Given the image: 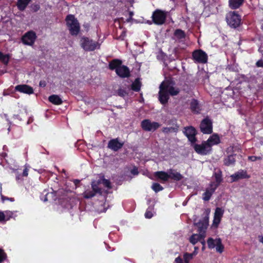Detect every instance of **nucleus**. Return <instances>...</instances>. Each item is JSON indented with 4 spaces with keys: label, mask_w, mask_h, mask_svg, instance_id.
<instances>
[{
    "label": "nucleus",
    "mask_w": 263,
    "mask_h": 263,
    "mask_svg": "<svg viewBox=\"0 0 263 263\" xmlns=\"http://www.w3.org/2000/svg\"><path fill=\"white\" fill-rule=\"evenodd\" d=\"M65 20L69 33L71 35H77L80 31V25L77 18L73 14H68Z\"/></svg>",
    "instance_id": "nucleus-1"
},
{
    "label": "nucleus",
    "mask_w": 263,
    "mask_h": 263,
    "mask_svg": "<svg viewBox=\"0 0 263 263\" xmlns=\"http://www.w3.org/2000/svg\"><path fill=\"white\" fill-rule=\"evenodd\" d=\"M81 47L86 51H92L99 49L100 45L98 42L93 41L88 37H82L80 40Z\"/></svg>",
    "instance_id": "nucleus-2"
},
{
    "label": "nucleus",
    "mask_w": 263,
    "mask_h": 263,
    "mask_svg": "<svg viewBox=\"0 0 263 263\" xmlns=\"http://www.w3.org/2000/svg\"><path fill=\"white\" fill-rule=\"evenodd\" d=\"M226 21L228 24L233 28H236L239 26L241 23V16L235 11H230L226 17Z\"/></svg>",
    "instance_id": "nucleus-3"
},
{
    "label": "nucleus",
    "mask_w": 263,
    "mask_h": 263,
    "mask_svg": "<svg viewBox=\"0 0 263 263\" xmlns=\"http://www.w3.org/2000/svg\"><path fill=\"white\" fill-rule=\"evenodd\" d=\"M167 12L160 9H156L152 14V18L153 23L157 25H162L166 21Z\"/></svg>",
    "instance_id": "nucleus-4"
},
{
    "label": "nucleus",
    "mask_w": 263,
    "mask_h": 263,
    "mask_svg": "<svg viewBox=\"0 0 263 263\" xmlns=\"http://www.w3.org/2000/svg\"><path fill=\"white\" fill-rule=\"evenodd\" d=\"M193 60L196 63L204 64L208 61V54L201 49L194 50L192 52Z\"/></svg>",
    "instance_id": "nucleus-5"
},
{
    "label": "nucleus",
    "mask_w": 263,
    "mask_h": 263,
    "mask_svg": "<svg viewBox=\"0 0 263 263\" xmlns=\"http://www.w3.org/2000/svg\"><path fill=\"white\" fill-rule=\"evenodd\" d=\"M183 133L187 138L189 141L192 145L194 144L197 141L196 136L197 134V131L196 128L192 126H185L183 128Z\"/></svg>",
    "instance_id": "nucleus-6"
},
{
    "label": "nucleus",
    "mask_w": 263,
    "mask_h": 263,
    "mask_svg": "<svg viewBox=\"0 0 263 263\" xmlns=\"http://www.w3.org/2000/svg\"><path fill=\"white\" fill-rule=\"evenodd\" d=\"M161 124L157 122H151L149 119H144L141 122L142 129L146 132H154L159 128Z\"/></svg>",
    "instance_id": "nucleus-7"
},
{
    "label": "nucleus",
    "mask_w": 263,
    "mask_h": 263,
    "mask_svg": "<svg viewBox=\"0 0 263 263\" xmlns=\"http://www.w3.org/2000/svg\"><path fill=\"white\" fill-rule=\"evenodd\" d=\"M193 147L195 151L201 155H206L212 151V148L206 141H203L201 144H193Z\"/></svg>",
    "instance_id": "nucleus-8"
},
{
    "label": "nucleus",
    "mask_w": 263,
    "mask_h": 263,
    "mask_svg": "<svg viewBox=\"0 0 263 263\" xmlns=\"http://www.w3.org/2000/svg\"><path fill=\"white\" fill-rule=\"evenodd\" d=\"M36 37L35 32L32 30H30L22 36L21 40L24 45L32 46L34 44Z\"/></svg>",
    "instance_id": "nucleus-9"
},
{
    "label": "nucleus",
    "mask_w": 263,
    "mask_h": 263,
    "mask_svg": "<svg viewBox=\"0 0 263 263\" xmlns=\"http://www.w3.org/2000/svg\"><path fill=\"white\" fill-rule=\"evenodd\" d=\"M200 131L204 134H210L213 132L212 122L208 118L202 120L200 124Z\"/></svg>",
    "instance_id": "nucleus-10"
},
{
    "label": "nucleus",
    "mask_w": 263,
    "mask_h": 263,
    "mask_svg": "<svg viewBox=\"0 0 263 263\" xmlns=\"http://www.w3.org/2000/svg\"><path fill=\"white\" fill-rule=\"evenodd\" d=\"M167 86H165L164 81L160 85L159 92V100L162 104H165L169 99V95L167 92Z\"/></svg>",
    "instance_id": "nucleus-11"
},
{
    "label": "nucleus",
    "mask_w": 263,
    "mask_h": 263,
    "mask_svg": "<svg viewBox=\"0 0 263 263\" xmlns=\"http://www.w3.org/2000/svg\"><path fill=\"white\" fill-rule=\"evenodd\" d=\"M124 142L119 141V139H112L108 141L107 147L114 152H117L124 145Z\"/></svg>",
    "instance_id": "nucleus-12"
},
{
    "label": "nucleus",
    "mask_w": 263,
    "mask_h": 263,
    "mask_svg": "<svg viewBox=\"0 0 263 263\" xmlns=\"http://www.w3.org/2000/svg\"><path fill=\"white\" fill-rule=\"evenodd\" d=\"M111 70L115 69L118 76L122 78H128L130 76V71L128 67H109Z\"/></svg>",
    "instance_id": "nucleus-13"
},
{
    "label": "nucleus",
    "mask_w": 263,
    "mask_h": 263,
    "mask_svg": "<svg viewBox=\"0 0 263 263\" xmlns=\"http://www.w3.org/2000/svg\"><path fill=\"white\" fill-rule=\"evenodd\" d=\"M209 224V216L208 215L205 216L202 219L199 220L197 222L195 223V225L198 228V231L201 233H204L205 230L207 229Z\"/></svg>",
    "instance_id": "nucleus-14"
},
{
    "label": "nucleus",
    "mask_w": 263,
    "mask_h": 263,
    "mask_svg": "<svg viewBox=\"0 0 263 263\" xmlns=\"http://www.w3.org/2000/svg\"><path fill=\"white\" fill-rule=\"evenodd\" d=\"M230 177L232 182H236L239 179H248L250 177V176L248 175L246 171L241 170L231 175Z\"/></svg>",
    "instance_id": "nucleus-15"
},
{
    "label": "nucleus",
    "mask_w": 263,
    "mask_h": 263,
    "mask_svg": "<svg viewBox=\"0 0 263 263\" xmlns=\"http://www.w3.org/2000/svg\"><path fill=\"white\" fill-rule=\"evenodd\" d=\"M15 90L17 91L28 95L32 94L34 92L33 89L32 87L26 84L16 85L15 87Z\"/></svg>",
    "instance_id": "nucleus-16"
},
{
    "label": "nucleus",
    "mask_w": 263,
    "mask_h": 263,
    "mask_svg": "<svg viewBox=\"0 0 263 263\" xmlns=\"http://www.w3.org/2000/svg\"><path fill=\"white\" fill-rule=\"evenodd\" d=\"M214 176L215 178V182H211L210 184V186H213L217 189L223 181L222 172L221 171H219L214 173Z\"/></svg>",
    "instance_id": "nucleus-17"
},
{
    "label": "nucleus",
    "mask_w": 263,
    "mask_h": 263,
    "mask_svg": "<svg viewBox=\"0 0 263 263\" xmlns=\"http://www.w3.org/2000/svg\"><path fill=\"white\" fill-rule=\"evenodd\" d=\"M154 176L157 180L163 182H166L170 179L169 174L164 171H157L155 172Z\"/></svg>",
    "instance_id": "nucleus-18"
},
{
    "label": "nucleus",
    "mask_w": 263,
    "mask_h": 263,
    "mask_svg": "<svg viewBox=\"0 0 263 263\" xmlns=\"http://www.w3.org/2000/svg\"><path fill=\"white\" fill-rule=\"evenodd\" d=\"M206 141L210 145V147L212 148V146L219 144L220 139L217 134H213Z\"/></svg>",
    "instance_id": "nucleus-19"
},
{
    "label": "nucleus",
    "mask_w": 263,
    "mask_h": 263,
    "mask_svg": "<svg viewBox=\"0 0 263 263\" xmlns=\"http://www.w3.org/2000/svg\"><path fill=\"white\" fill-rule=\"evenodd\" d=\"M210 186V187L206 189L205 192L202 194V199L205 201H209L216 190V189L213 186Z\"/></svg>",
    "instance_id": "nucleus-20"
},
{
    "label": "nucleus",
    "mask_w": 263,
    "mask_h": 263,
    "mask_svg": "<svg viewBox=\"0 0 263 263\" xmlns=\"http://www.w3.org/2000/svg\"><path fill=\"white\" fill-rule=\"evenodd\" d=\"M165 86H167V92L168 95H170L172 96L177 95L180 91V90L178 88H176L173 86H170V83L169 81H164Z\"/></svg>",
    "instance_id": "nucleus-21"
},
{
    "label": "nucleus",
    "mask_w": 263,
    "mask_h": 263,
    "mask_svg": "<svg viewBox=\"0 0 263 263\" xmlns=\"http://www.w3.org/2000/svg\"><path fill=\"white\" fill-rule=\"evenodd\" d=\"M170 179L174 181H179L181 180L183 176L179 172H176L172 169H170L168 172Z\"/></svg>",
    "instance_id": "nucleus-22"
},
{
    "label": "nucleus",
    "mask_w": 263,
    "mask_h": 263,
    "mask_svg": "<svg viewBox=\"0 0 263 263\" xmlns=\"http://www.w3.org/2000/svg\"><path fill=\"white\" fill-rule=\"evenodd\" d=\"M245 0H229V6L231 9H237L244 3Z\"/></svg>",
    "instance_id": "nucleus-23"
},
{
    "label": "nucleus",
    "mask_w": 263,
    "mask_h": 263,
    "mask_svg": "<svg viewBox=\"0 0 263 263\" xmlns=\"http://www.w3.org/2000/svg\"><path fill=\"white\" fill-rule=\"evenodd\" d=\"M48 100L50 102L54 105H61L63 103L62 99L57 95H52L48 98Z\"/></svg>",
    "instance_id": "nucleus-24"
},
{
    "label": "nucleus",
    "mask_w": 263,
    "mask_h": 263,
    "mask_svg": "<svg viewBox=\"0 0 263 263\" xmlns=\"http://www.w3.org/2000/svg\"><path fill=\"white\" fill-rule=\"evenodd\" d=\"M203 238H204V235L202 234H194L190 237L189 240L191 243L195 245L198 241H201Z\"/></svg>",
    "instance_id": "nucleus-25"
},
{
    "label": "nucleus",
    "mask_w": 263,
    "mask_h": 263,
    "mask_svg": "<svg viewBox=\"0 0 263 263\" xmlns=\"http://www.w3.org/2000/svg\"><path fill=\"white\" fill-rule=\"evenodd\" d=\"M31 0H17V7L20 11L25 10Z\"/></svg>",
    "instance_id": "nucleus-26"
},
{
    "label": "nucleus",
    "mask_w": 263,
    "mask_h": 263,
    "mask_svg": "<svg viewBox=\"0 0 263 263\" xmlns=\"http://www.w3.org/2000/svg\"><path fill=\"white\" fill-rule=\"evenodd\" d=\"M190 108L194 113H199L200 109L198 102L197 100L193 99L190 104Z\"/></svg>",
    "instance_id": "nucleus-27"
},
{
    "label": "nucleus",
    "mask_w": 263,
    "mask_h": 263,
    "mask_svg": "<svg viewBox=\"0 0 263 263\" xmlns=\"http://www.w3.org/2000/svg\"><path fill=\"white\" fill-rule=\"evenodd\" d=\"M141 87V83L139 78L136 79L131 85V88L136 92H139Z\"/></svg>",
    "instance_id": "nucleus-28"
},
{
    "label": "nucleus",
    "mask_w": 263,
    "mask_h": 263,
    "mask_svg": "<svg viewBox=\"0 0 263 263\" xmlns=\"http://www.w3.org/2000/svg\"><path fill=\"white\" fill-rule=\"evenodd\" d=\"M174 35L178 40L184 39L186 36L185 32L181 29H176L174 31Z\"/></svg>",
    "instance_id": "nucleus-29"
},
{
    "label": "nucleus",
    "mask_w": 263,
    "mask_h": 263,
    "mask_svg": "<svg viewBox=\"0 0 263 263\" xmlns=\"http://www.w3.org/2000/svg\"><path fill=\"white\" fill-rule=\"evenodd\" d=\"M235 162V159L233 155H230L224 159V164L227 166L234 164Z\"/></svg>",
    "instance_id": "nucleus-30"
},
{
    "label": "nucleus",
    "mask_w": 263,
    "mask_h": 263,
    "mask_svg": "<svg viewBox=\"0 0 263 263\" xmlns=\"http://www.w3.org/2000/svg\"><path fill=\"white\" fill-rule=\"evenodd\" d=\"M216 250L217 252L221 253L224 250V246L222 244L221 240L220 238L216 239Z\"/></svg>",
    "instance_id": "nucleus-31"
},
{
    "label": "nucleus",
    "mask_w": 263,
    "mask_h": 263,
    "mask_svg": "<svg viewBox=\"0 0 263 263\" xmlns=\"http://www.w3.org/2000/svg\"><path fill=\"white\" fill-rule=\"evenodd\" d=\"M10 56L8 54H4L2 51H0V61L4 64L7 65L9 62Z\"/></svg>",
    "instance_id": "nucleus-32"
},
{
    "label": "nucleus",
    "mask_w": 263,
    "mask_h": 263,
    "mask_svg": "<svg viewBox=\"0 0 263 263\" xmlns=\"http://www.w3.org/2000/svg\"><path fill=\"white\" fill-rule=\"evenodd\" d=\"M96 193L92 190H87L83 193V197L85 199H90L94 197Z\"/></svg>",
    "instance_id": "nucleus-33"
},
{
    "label": "nucleus",
    "mask_w": 263,
    "mask_h": 263,
    "mask_svg": "<svg viewBox=\"0 0 263 263\" xmlns=\"http://www.w3.org/2000/svg\"><path fill=\"white\" fill-rule=\"evenodd\" d=\"M224 210H223L222 208L217 207L215 209L214 216L221 219L224 214Z\"/></svg>",
    "instance_id": "nucleus-34"
},
{
    "label": "nucleus",
    "mask_w": 263,
    "mask_h": 263,
    "mask_svg": "<svg viewBox=\"0 0 263 263\" xmlns=\"http://www.w3.org/2000/svg\"><path fill=\"white\" fill-rule=\"evenodd\" d=\"M152 189L156 193H158V192L163 190V187L159 183L156 182H155L152 184Z\"/></svg>",
    "instance_id": "nucleus-35"
},
{
    "label": "nucleus",
    "mask_w": 263,
    "mask_h": 263,
    "mask_svg": "<svg viewBox=\"0 0 263 263\" xmlns=\"http://www.w3.org/2000/svg\"><path fill=\"white\" fill-rule=\"evenodd\" d=\"M121 60L115 59L109 62L108 66H122Z\"/></svg>",
    "instance_id": "nucleus-36"
},
{
    "label": "nucleus",
    "mask_w": 263,
    "mask_h": 263,
    "mask_svg": "<svg viewBox=\"0 0 263 263\" xmlns=\"http://www.w3.org/2000/svg\"><path fill=\"white\" fill-rule=\"evenodd\" d=\"M208 246L209 249H213L216 246V239L214 240L212 238H208L207 240Z\"/></svg>",
    "instance_id": "nucleus-37"
},
{
    "label": "nucleus",
    "mask_w": 263,
    "mask_h": 263,
    "mask_svg": "<svg viewBox=\"0 0 263 263\" xmlns=\"http://www.w3.org/2000/svg\"><path fill=\"white\" fill-rule=\"evenodd\" d=\"M92 190L96 193L101 194V189L99 187L98 184L93 182L91 183Z\"/></svg>",
    "instance_id": "nucleus-38"
},
{
    "label": "nucleus",
    "mask_w": 263,
    "mask_h": 263,
    "mask_svg": "<svg viewBox=\"0 0 263 263\" xmlns=\"http://www.w3.org/2000/svg\"><path fill=\"white\" fill-rule=\"evenodd\" d=\"M7 258V254L4 251L0 249V263L3 262Z\"/></svg>",
    "instance_id": "nucleus-39"
},
{
    "label": "nucleus",
    "mask_w": 263,
    "mask_h": 263,
    "mask_svg": "<svg viewBox=\"0 0 263 263\" xmlns=\"http://www.w3.org/2000/svg\"><path fill=\"white\" fill-rule=\"evenodd\" d=\"M221 219L216 217L214 216V219L213 220V225L215 228H217L221 221Z\"/></svg>",
    "instance_id": "nucleus-40"
},
{
    "label": "nucleus",
    "mask_w": 263,
    "mask_h": 263,
    "mask_svg": "<svg viewBox=\"0 0 263 263\" xmlns=\"http://www.w3.org/2000/svg\"><path fill=\"white\" fill-rule=\"evenodd\" d=\"M152 209L149 210V208H148L145 213V217L146 218H151L153 216V214L151 211Z\"/></svg>",
    "instance_id": "nucleus-41"
},
{
    "label": "nucleus",
    "mask_w": 263,
    "mask_h": 263,
    "mask_svg": "<svg viewBox=\"0 0 263 263\" xmlns=\"http://www.w3.org/2000/svg\"><path fill=\"white\" fill-rule=\"evenodd\" d=\"M248 159L251 161L254 162L257 160H260L262 158L260 156H251L248 157Z\"/></svg>",
    "instance_id": "nucleus-42"
},
{
    "label": "nucleus",
    "mask_w": 263,
    "mask_h": 263,
    "mask_svg": "<svg viewBox=\"0 0 263 263\" xmlns=\"http://www.w3.org/2000/svg\"><path fill=\"white\" fill-rule=\"evenodd\" d=\"M175 128L173 127H163L162 129V132L164 133H168L174 130Z\"/></svg>",
    "instance_id": "nucleus-43"
},
{
    "label": "nucleus",
    "mask_w": 263,
    "mask_h": 263,
    "mask_svg": "<svg viewBox=\"0 0 263 263\" xmlns=\"http://www.w3.org/2000/svg\"><path fill=\"white\" fill-rule=\"evenodd\" d=\"M183 255H184V256H187L190 259H192L193 257H194V256L196 255V253L193 252L192 253H189L187 252H186V253H184L183 254Z\"/></svg>",
    "instance_id": "nucleus-44"
},
{
    "label": "nucleus",
    "mask_w": 263,
    "mask_h": 263,
    "mask_svg": "<svg viewBox=\"0 0 263 263\" xmlns=\"http://www.w3.org/2000/svg\"><path fill=\"white\" fill-rule=\"evenodd\" d=\"M31 8L34 12H37L40 10V6L39 4H33Z\"/></svg>",
    "instance_id": "nucleus-45"
},
{
    "label": "nucleus",
    "mask_w": 263,
    "mask_h": 263,
    "mask_svg": "<svg viewBox=\"0 0 263 263\" xmlns=\"http://www.w3.org/2000/svg\"><path fill=\"white\" fill-rule=\"evenodd\" d=\"M126 36V31L123 30L122 31L121 34L118 37L117 39L123 41Z\"/></svg>",
    "instance_id": "nucleus-46"
},
{
    "label": "nucleus",
    "mask_w": 263,
    "mask_h": 263,
    "mask_svg": "<svg viewBox=\"0 0 263 263\" xmlns=\"http://www.w3.org/2000/svg\"><path fill=\"white\" fill-rule=\"evenodd\" d=\"M130 173L133 175H137L139 174L138 168L136 166H134L133 169L130 171Z\"/></svg>",
    "instance_id": "nucleus-47"
},
{
    "label": "nucleus",
    "mask_w": 263,
    "mask_h": 263,
    "mask_svg": "<svg viewBox=\"0 0 263 263\" xmlns=\"http://www.w3.org/2000/svg\"><path fill=\"white\" fill-rule=\"evenodd\" d=\"M8 219H9V218L7 219H6V216L3 212H0V222L2 221L3 220H7Z\"/></svg>",
    "instance_id": "nucleus-48"
},
{
    "label": "nucleus",
    "mask_w": 263,
    "mask_h": 263,
    "mask_svg": "<svg viewBox=\"0 0 263 263\" xmlns=\"http://www.w3.org/2000/svg\"><path fill=\"white\" fill-rule=\"evenodd\" d=\"M2 199L3 201L4 202L5 200H10L11 201H14V199L13 198H9L7 197H5L4 196H2Z\"/></svg>",
    "instance_id": "nucleus-49"
},
{
    "label": "nucleus",
    "mask_w": 263,
    "mask_h": 263,
    "mask_svg": "<svg viewBox=\"0 0 263 263\" xmlns=\"http://www.w3.org/2000/svg\"><path fill=\"white\" fill-rule=\"evenodd\" d=\"M175 261L176 263H183L182 259L180 256H178L175 258Z\"/></svg>",
    "instance_id": "nucleus-50"
},
{
    "label": "nucleus",
    "mask_w": 263,
    "mask_h": 263,
    "mask_svg": "<svg viewBox=\"0 0 263 263\" xmlns=\"http://www.w3.org/2000/svg\"><path fill=\"white\" fill-rule=\"evenodd\" d=\"M28 175V169L27 167H25L23 172V176L27 177Z\"/></svg>",
    "instance_id": "nucleus-51"
},
{
    "label": "nucleus",
    "mask_w": 263,
    "mask_h": 263,
    "mask_svg": "<svg viewBox=\"0 0 263 263\" xmlns=\"http://www.w3.org/2000/svg\"><path fill=\"white\" fill-rule=\"evenodd\" d=\"M73 182L77 187V186H79V185L80 183V180H79L78 179H74Z\"/></svg>",
    "instance_id": "nucleus-52"
},
{
    "label": "nucleus",
    "mask_w": 263,
    "mask_h": 263,
    "mask_svg": "<svg viewBox=\"0 0 263 263\" xmlns=\"http://www.w3.org/2000/svg\"><path fill=\"white\" fill-rule=\"evenodd\" d=\"M183 259L184 261V262L183 263H190V260L191 259L189 258L187 256H184V255H183Z\"/></svg>",
    "instance_id": "nucleus-53"
},
{
    "label": "nucleus",
    "mask_w": 263,
    "mask_h": 263,
    "mask_svg": "<svg viewBox=\"0 0 263 263\" xmlns=\"http://www.w3.org/2000/svg\"><path fill=\"white\" fill-rule=\"evenodd\" d=\"M104 183L107 187H108L109 188L110 187V183L109 181H108V180H105Z\"/></svg>",
    "instance_id": "nucleus-54"
},
{
    "label": "nucleus",
    "mask_w": 263,
    "mask_h": 263,
    "mask_svg": "<svg viewBox=\"0 0 263 263\" xmlns=\"http://www.w3.org/2000/svg\"><path fill=\"white\" fill-rule=\"evenodd\" d=\"M201 242V243H202V250H204V249H205V242L204 240V238H203V239H202L201 241H200Z\"/></svg>",
    "instance_id": "nucleus-55"
},
{
    "label": "nucleus",
    "mask_w": 263,
    "mask_h": 263,
    "mask_svg": "<svg viewBox=\"0 0 263 263\" xmlns=\"http://www.w3.org/2000/svg\"><path fill=\"white\" fill-rule=\"evenodd\" d=\"M256 66H263V61L261 60L258 61L256 63Z\"/></svg>",
    "instance_id": "nucleus-56"
},
{
    "label": "nucleus",
    "mask_w": 263,
    "mask_h": 263,
    "mask_svg": "<svg viewBox=\"0 0 263 263\" xmlns=\"http://www.w3.org/2000/svg\"><path fill=\"white\" fill-rule=\"evenodd\" d=\"M133 15V12H129V15H130V17H129V18H127V19L126 20V21H127V22H129V21H130V20L132 19V17Z\"/></svg>",
    "instance_id": "nucleus-57"
},
{
    "label": "nucleus",
    "mask_w": 263,
    "mask_h": 263,
    "mask_svg": "<svg viewBox=\"0 0 263 263\" xmlns=\"http://www.w3.org/2000/svg\"><path fill=\"white\" fill-rule=\"evenodd\" d=\"M5 72H6V70H0V75H2L4 73H5Z\"/></svg>",
    "instance_id": "nucleus-58"
},
{
    "label": "nucleus",
    "mask_w": 263,
    "mask_h": 263,
    "mask_svg": "<svg viewBox=\"0 0 263 263\" xmlns=\"http://www.w3.org/2000/svg\"><path fill=\"white\" fill-rule=\"evenodd\" d=\"M198 248L197 247H195L194 251L193 252L196 253V254H197V251L198 250Z\"/></svg>",
    "instance_id": "nucleus-59"
},
{
    "label": "nucleus",
    "mask_w": 263,
    "mask_h": 263,
    "mask_svg": "<svg viewBox=\"0 0 263 263\" xmlns=\"http://www.w3.org/2000/svg\"><path fill=\"white\" fill-rule=\"evenodd\" d=\"M6 155L7 154L5 153H2V154L0 155L2 157H5Z\"/></svg>",
    "instance_id": "nucleus-60"
},
{
    "label": "nucleus",
    "mask_w": 263,
    "mask_h": 263,
    "mask_svg": "<svg viewBox=\"0 0 263 263\" xmlns=\"http://www.w3.org/2000/svg\"><path fill=\"white\" fill-rule=\"evenodd\" d=\"M40 85L41 86H43V87H44V86H45L46 84H45V83L42 84V82H40Z\"/></svg>",
    "instance_id": "nucleus-61"
},
{
    "label": "nucleus",
    "mask_w": 263,
    "mask_h": 263,
    "mask_svg": "<svg viewBox=\"0 0 263 263\" xmlns=\"http://www.w3.org/2000/svg\"><path fill=\"white\" fill-rule=\"evenodd\" d=\"M161 55H162V57H165V56H166V55H165V54H164L163 53H162L161 54Z\"/></svg>",
    "instance_id": "nucleus-62"
},
{
    "label": "nucleus",
    "mask_w": 263,
    "mask_h": 263,
    "mask_svg": "<svg viewBox=\"0 0 263 263\" xmlns=\"http://www.w3.org/2000/svg\"><path fill=\"white\" fill-rule=\"evenodd\" d=\"M9 213H10L9 216L11 217L12 215V213L11 212H9Z\"/></svg>",
    "instance_id": "nucleus-63"
},
{
    "label": "nucleus",
    "mask_w": 263,
    "mask_h": 263,
    "mask_svg": "<svg viewBox=\"0 0 263 263\" xmlns=\"http://www.w3.org/2000/svg\"><path fill=\"white\" fill-rule=\"evenodd\" d=\"M47 200V198L46 197V198H45V199H44V201H46Z\"/></svg>",
    "instance_id": "nucleus-64"
}]
</instances>
